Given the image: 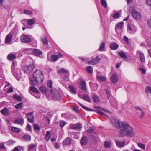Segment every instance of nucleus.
Returning <instances> with one entry per match:
<instances>
[{
    "label": "nucleus",
    "instance_id": "cd10ccee",
    "mask_svg": "<svg viewBox=\"0 0 151 151\" xmlns=\"http://www.w3.org/2000/svg\"><path fill=\"white\" fill-rule=\"evenodd\" d=\"M22 138L25 141H30L31 139V136L28 134H26L23 136Z\"/></svg>",
    "mask_w": 151,
    "mask_h": 151
},
{
    "label": "nucleus",
    "instance_id": "69168bd1",
    "mask_svg": "<svg viewBox=\"0 0 151 151\" xmlns=\"http://www.w3.org/2000/svg\"><path fill=\"white\" fill-rule=\"evenodd\" d=\"M27 130V131H32L31 127L29 124H27L26 127Z\"/></svg>",
    "mask_w": 151,
    "mask_h": 151
},
{
    "label": "nucleus",
    "instance_id": "de8ad7c7",
    "mask_svg": "<svg viewBox=\"0 0 151 151\" xmlns=\"http://www.w3.org/2000/svg\"><path fill=\"white\" fill-rule=\"evenodd\" d=\"M5 142L7 143L8 146H10L13 145L14 143H15V141L12 140H9L7 142Z\"/></svg>",
    "mask_w": 151,
    "mask_h": 151
},
{
    "label": "nucleus",
    "instance_id": "b1692460",
    "mask_svg": "<svg viewBox=\"0 0 151 151\" xmlns=\"http://www.w3.org/2000/svg\"><path fill=\"white\" fill-rule=\"evenodd\" d=\"M88 139L86 136H83L81 140L82 145H84L86 144L88 142Z\"/></svg>",
    "mask_w": 151,
    "mask_h": 151
},
{
    "label": "nucleus",
    "instance_id": "6e6552de",
    "mask_svg": "<svg viewBox=\"0 0 151 151\" xmlns=\"http://www.w3.org/2000/svg\"><path fill=\"white\" fill-rule=\"evenodd\" d=\"M101 60V59L98 56L96 58H93L91 60L88 61V63L89 65H95L99 63Z\"/></svg>",
    "mask_w": 151,
    "mask_h": 151
},
{
    "label": "nucleus",
    "instance_id": "2eb2a0df",
    "mask_svg": "<svg viewBox=\"0 0 151 151\" xmlns=\"http://www.w3.org/2000/svg\"><path fill=\"white\" fill-rule=\"evenodd\" d=\"M12 35L11 34H8L6 37L5 39V43L6 44H9L12 41Z\"/></svg>",
    "mask_w": 151,
    "mask_h": 151
},
{
    "label": "nucleus",
    "instance_id": "423d86ee",
    "mask_svg": "<svg viewBox=\"0 0 151 151\" xmlns=\"http://www.w3.org/2000/svg\"><path fill=\"white\" fill-rule=\"evenodd\" d=\"M79 87L82 90L81 91H83V92L87 91L86 82L83 79H81L80 80Z\"/></svg>",
    "mask_w": 151,
    "mask_h": 151
},
{
    "label": "nucleus",
    "instance_id": "6e6d98bb",
    "mask_svg": "<svg viewBox=\"0 0 151 151\" xmlns=\"http://www.w3.org/2000/svg\"><path fill=\"white\" fill-rule=\"evenodd\" d=\"M66 122L63 121H61L60 123V126L62 127H63L66 124Z\"/></svg>",
    "mask_w": 151,
    "mask_h": 151
},
{
    "label": "nucleus",
    "instance_id": "4468645a",
    "mask_svg": "<svg viewBox=\"0 0 151 151\" xmlns=\"http://www.w3.org/2000/svg\"><path fill=\"white\" fill-rule=\"evenodd\" d=\"M111 79L113 83H116L118 82V76L115 74H112L111 77Z\"/></svg>",
    "mask_w": 151,
    "mask_h": 151
},
{
    "label": "nucleus",
    "instance_id": "338daca9",
    "mask_svg": "<svg viewBox=\"0 0 151 151\" xmlns=\"http://www.w3.org/2000/svg\"><path fill=\"white\" fill-rule=\"evenodd\" d=\"M140 112L141 114L140 115V117L141 119H142L143 117L145 115V113L143 110L141 111Z\"/></svg>",
    "mask_w": 151,
    "mask_h": 151
},
{
    "label": "nucleus",
    "instance_id": "1a4fd4ad",
    "mask_svg": "<svg viewBox=\"0 0 151 151\" xmlns=\"http://www.w3.org/2000/svg\"><path fill=\"white\" fill-rule=\"evenodd\" d=\"M22 42L24 43H28L31 41L30 37L28 35H22L21 37Z\"/></svg>",
    "mask_w": 151,
    "mask_h": 151
},
{
    "label": "nucleus",
    "instance_id": "f257e3e1",
    "mask_svg": "<svg viewBox=\"0 0 151 151\" xmlns=\"http://www.w3.org/2000/svg\"><path fill=\"white\" fill-rule=\"evenodd\" d=\"M111 121L113 124L119 129V134L120 137L127 136L133 137L135 135L133 128L126 122H120L116 119H112Z\"/></svg>",
    "mask_w": 151,
    "mask_h": 151
},
{
    "label": "nucleus",
    "instance_id": "13d9d810",
    "mask_svg": "<svg viewBox=\"0 0 151 151\" xmlns=\"http://www.w3.org/2000/svg\"><path fill=\"white\" fill-rule=\"evenodd\" d=\"M139 70L141 71L142 73L144 75L146 73V70L143 68H139Z\"/></svg>",
    "mask_w": 151,
    "mask_h": 151
},
{
    "label": "nucleus",
    "instance_id": "aec40b11",
    "mask_svg": "<svg viewBox=\"0 0 151 151\" xmlns=\"http://www.w3.org/2000/svg\"><path fill=\"white\" fill-rule=\"evenodd\" d=\"M124 22H121L117 23L115 27V30L116 32L118 29H122L123 27Z\"/></svg>",
    "mask_w": 151,
    "mask_h": 151
},
{
    "label": "nucleus",
    "instance_id": "e2e57ef3",
    "mask_svg": "<svg viewBox=\"0 0 151 151\" xmlns=\"http://www.w3.org/2000/svg\"><path fill=\"white\" fill-rule=\"evenodd\" d=\"M6 149L4 143H0V149Z\"/></svg>",
    "mask_w": 151,
    "mask_h": 151
},
{
    "label": "nucleus",
    "instance_id": "a19ab883",
    "mask_svg": "<svg viewBox=\"0 0 151 151\" xmlns=\"http://www.w3.org/2000/svg\"><path fill=\"white\" fill-rule=\"evenodd\" d=\"M121 16V14L118 12H116L112 15V17L115 19L119 18Z\"/></svg>",
    "mask_w": 151,
    "mask_h": 151
},
{
    "label": "nucleus",
    "instance_id": "49530a36",
    "mask_svg": "<svg viewBox=\"0 0 151 151\" xmlns=\"http://www.w3.org/2000/svg\"><path fill=\"white\" fill-rule=\"evenodd\" d=\"M42 41L44 44L45 45H48L47 40L46 37H44L42 38Z\"/></svg>",
    "mask_w": 151,
    "mask_h": 151
},
{
    "label": "nucleus",
    "instance_id": "393cba45",
    "mask_svg": "<svg viewBox=\"0 0 151 151\" xmlns=\"http://www.w3.org/2000/svg\"><path fill=\"white\" fill-rule=\"evenodd\" d=\"M137 53L139 55L141 61L143 62H145V58L144 54L139 51H137Z\"/></svg>",
    "mask_w": 151,
    "mask_h": 151
},
{
    "label": "nucleus",
    "instance_id": "58836bf2",
    "mask_svg": "<svg viewBox=\"0 0 151 151\" xmlns=\"http://www.w3.org/2000/svg\"><path fill=\"white\" fill-rule=\"evenodd\" d=\"M105 46V44L104 42H102L100 45L98 50L100 51H103L104 50Z\"/></svg>",
    "mask_w": 151,
    "mask_h": 151
},
{
    "label": "nucleus",
    "instance_id": "473e14b6",
    "mask_svg": "<svg viewBox=\"0 0 151 151\" xmlns=\"http://www.w3.org/2000/svg\"><path fill=\"white\" fill-rule=\"evenodd\" d=\"M35 20L34 18L28 19L27 22V24L28 25L32 26L35 23Z\"/></svg>",
    "mask_w": 151,
    "mask_h": 151
},
{
    "label": "nucleus",
    "instance_id": "8fccbe9b",
    "mask_svg": "<svg viewBox=\"0 0 151 151\" xmlns=\"http://www.w3.org/2000/svg\"><path fill=\"white\" fill-rule=\"evenodd\" d=\"M137 145L141 149H145V144L141 143H137Z\"/></svg>",
    "mask_w": 151,
    "mask_h": 151
},
{
    "label": "nucleus",
    "instance_id": "79ce46f5",
    "mask_svg": "<svg viewBox=\"0 0 151 151\" xmlns=\"http://www.w3.org/2000/svg\"><path fill=\"white\" fill-rule=\"evenodd\" d=\"M82 126L81 124L78 123L76 124V131H80L82 128Z\"/></svg>",
    "mask_w": 151,
    "mask_h": 151
},
{
    "label": "nucleus",
    "instance_id": "6ab92c4d",
    "mask_svg": "<svg viewBox=\"0 0 151 151\" xmlns=\"http://www.w3.org/2000/svg\"><path fill=\"white\" fill-rule=\"evenodd\" d=\"M90 84L91 90L93 91H96L98 86L97 84L96 83H93L90 82Z\"/></svg>",
    "mask_w": 151,
    "mask_h": 151
},
{
    "label": "nucleus",
    "instance_id": "5701e85b",
    "mask_svg": "<svg viewBox=\"0 0 151 151\" xmlns=\"http://www.w3.org/2000/svg\"><path fill=\"white\" fill-rule=\"evenodd\" d=\"M110 47L112 50H116L118 48L119 45L117 43L115 42H114L110 44Z\"/></svg>",
    "mask_w": 151,
    "mask_h": 151
},
{
    "label": "nucleus",
    "instance_id": "f8f14e48",
    "mask_svg": "<svg viewBox=\"0 0 151 151\" xmlns=\"http://www.w3.org/2000/svg\"><path fill=\"white\" fill-rule=\"evenodd\" d=\"M127 30L129 33H134L136 31V28L134 25H129L128 27Z\"/></svg>",
    "mask_w": 151,
    "mask_h": 151
},
{
    "label": "nucleus",
    "instance_id": "4c0bfd02",
    "mask_svg": "<svg viewBox=\"0 0 151 151\" xmlns=\"http://www.w3.org/2000/svg\"><path fill=\"white\" fill-rule=\"evenodd\" d=\"M100 2L104 8L107 7V4L106 1L105 0H100Z\"/></svg>",
    "mask_w": 151,
    "mask_h": 151
},
{
    "label": "nucleus",
    "instance_id": "c85d7f7f",
    "mask_svg": "<svg viewBox=\"0 0 151 151\" xmlns=\"http://www.w3.org/2000/svg\"><path fill=\"white\" fill-rule=\"evenodd\" d=\"M39 89L41 91L46 94H47L48 93V91L47 90L46 88L44 86H40Z\"/></svg>",
    "mask_w": 151,
    "mask_h": 151
},
{
    "label": "nucleus",
    "instance_id": "e433bc0d",
    "mask_svg": "<svg viewBox=\"0 0 151 151\" xmlns=\"http://www.w3.org/2000/svg\"><path fill=\"white\" fill-rule=\"evenodd\" d=\"M30 90L33 92L36 93H38L39 92L38 90L34 86H30L29 87Z\"/></svg>",
    "mask_w": 151,
    "mask_h": 151
},
{
    "label": "nucleus",
    "instance_id": "ddd939ff",
    "mask_svg": "<svg viewBox=\"0 0 151 151\" xmlns=\"http://www.w3.org/2000/svg\"><path fill=\"white\" fill-rule=\"evenodd\" d=\"M37 147L36 144H31L28 146L27 151H36Z\"/></svg>",
    "mask_w": 151,
    "mask_h": 151
},
{
    "label": "nucleus",
    "instance_id": "dca6fc26",
    "mask_svg": "<svg viewBox=\"0 0 151 151\" xmlns=\"http://www.w3.org/2000/svg\"><path fill=\"white\" fill-rule=\"evenodd\" d=\"M24 120L23 118H17L14 121V123L22 125L24 123Z\"/></svg>",
    "mask_w": 151,
    "mask_h": 151
},
{
    "label": "nucleus",
    "instance_id": "3c124183",
    "mask_svg": "<svg viewBox=\"0 0 151 151\" xmlns=\"http://www.w3.org/2000/svg\"><path fill=\"white\" fill-rule=\"evenodd\" d=\"M66 73L67 74L69 73L68 71L64 68H61L58 70V73Z\"/></svg>",
    "mask_w": 151,
    "mask_h": 151
},
{
    "label": "nucleus",
    "instance_id": "bf43d9fd",
    "mask_svg": "<svg viewBox=\"0 0 151 151\" xmlns=\"http://www.w3.org/2000/svg\"><path fill=\"white\" fill-rule=\"evenodd\" d=\"M146 4L151 8V0H146Z\"/></svg>",
    "mask_w": 151,
    "mask_h": 151
},
{
    "label": "nucleus",
    "instance_id": "72a5a7b5",
    "mask_svg": "<svg viewBox=\"0 0 151 151\" xmlns=\"http://www.w3.org/2000/svg\"><path fill=\"white\" fill-rule=\"evenodd\" d=\"M58 59V56L56 55H52L51 56V61L53 62L56 61Z\"/></svg>",
    "mask_w": 151,
    "mask_h": 151
},
{
    "label": "nucleus",
    "instance_id": "412c9836",
    "mask_svg": "<svg viewBox=\"0 0 151 151\" xmlns=\"http://www.w3.org/2000/svg\"><path fill=\"white\" fill-rule=\"evenodd\" d=\"M116 143L118 147H122L124 146L125 142L124 141H121L119 140H117L116 141Z\"/></svg>",
    "mask_w": 151,
    "mask_h": 151
},
{
    "label": "nucleus",
    "instance_id": "37998d69",
    "mask_svg": "<svg viewBox=\"0 0 151 151\" xmlns=\"http://www.w3.org/2000/svg\"><path fill=\"white\" fill-rule=\"evenodd\" d=\"M12 130L14 132L18 133L20 131V129L17 128H16L14 127H11Z\"/></svg>",
    "mask_w": 151,
    "mask_h": 151
},
{
    "label": "nucleus",
    "instance_id": "2f4dec72",
    "mask_svg": "<svg viewBox=\"0 0 151 151\" xmlns=\"http://www.w3.org/2000/svg\"><path fill=\"white\" fill-rule=\"evenodd\" d=\"M69 88L71 93L73 94H76V90L74 87L71 85L69 86Z\"/></svg>",
    "mask_w": 151,
    "mask_h": 151
},
{
    "label": "nucleus",
    "instance_id": "9b49d317",
    "mask_svg": "<svg viewBox=\"0 0 151 151\" xmlns=\"http://www.w3.org/2000/svg\"><path fill=\"white\" fill-rule=\"evenodd\" d=\"M27 117L28 121L31 123H32L34 121V116L33 113L31 112L27 114Z\"/></svg>",
    "mask_w": 151,
    "mask_h": 151
},
{
    "label": "nucleus",
    "instance_id": "f704fd0d",
    "mask_svg": "<svg viewBox=\"0 0 151 151\" xmlns=\"http://www.w3.org/2000/svg\"><path fill=\"white\" fill-rule=\"evenodd\" d=\"M98 73L97 74V75L96 76V78L98 80L100 81H104L106 80V77L98 76Z\"/></svg>",
    "mask_w": 151,
    "mask_h": 151
},
{
    "label": "nucleus",
    "instance_id": "39448f33",
    "mask_svg": "<svg viewBox=\"0 0 151 151\" xmlns=\"http://www.w3.org/2000/svg\"><path fill=\"white\" fill-rule=\"evenodd\" d=\"M35 65L33 63H31L29 65H25L24 67V73L29 74L32 72L34 68Z\"/></svg>",
    "mask_w": 151,
    "mask_h": 151
},
{
    "label": "nucleus",
    "instance_id": "5fc2aeb1",
    "mask_svg": "<svg viewBox=\"0 0 151 151\" xmlns=\"http://www.w3.org/2000/svg\"><path fill=\"white\" fill-rule=\"evenodd\" d=\"M33 127L34 130L39 131L40 129V127L37 124H33Z\"/></svg>",
    "mask_w": 151,
    "mask_h": 151
},
{
    "label": "nucleus",
    "instance_id": "bb28decb",
    "mask_svg": "<svg viewBox=\"0 0 151 151\" xmlns=\"http://www.w3.org/2000/svg\"><path fill=\"white\" fill-rule=\"evenodd\" d=\"M78 103L81 107H82L83 109H85L86 111H93V109L86 107V106L81 104V103L78 102Z\"/></svg>",
    "mask_w": 151,
    "mask_h": 151
},
{
    "label": "nucleus",
    "instance_id": "7ed1b4c3",
    "mask_svg": "<svg viewBox=\"0 0 151 151\" xmlns=\"http://www.w3.org/2000/svg\"><path fill=\"white\" fill-rule=\"evenodd\" d=\"M47 85V86L51 89L50 91L53 93V98L54 100H59L61 99V95L60 92L55 88H53L52 82L50 80L48 81Z\"/></svg>",
    "mask_w": 151,
    "mask_h": 151
},
{
    "label": "nucleus",
    "instance_id": "680f3d73",
    "mask_svg": "<svg viewBox=\"0 0 151 151\" xmlns=\"http://www.w3.org/2000/svg\"><path fill=\"white\" fill-rule=\"evenodd\" d=\"M123 39L128 44L129 43V39L126 36H125L123 37Z\"/></svg>",
    "mask_w": 151,
    "mask_h": 151
},
{
    "label": "nucleus",
    "instance_id": "a211bd4d",
    "mask_svg": "<svg viewBox=\"0 0 151 151\" xmlns=\"http://www.w3.org/2000/svg\"><path fill=\"white\" fill-rule=\"evenodd\" d=\"M32 52L34 55L37 56H39L42 54L41 51L38 49H34L33 50Z\"/></svg>",
    "mask_w": 151,
    "mask_h": 151
},
{
    "label": "nucleus",
    "instance_id": "0e129e2a",
    "mask_svg": "<svg viewBox=\"0 0 151 151\" xmlns=\"http://www.w3.org/2000/svg\"><path fill=\"white\" fill-rule=\"evenodd\" d=\"M60 146V144L59 143H58L57 142H56L55 143V147L56 149H59Z\"/></svg>",
    "mask_w": 151,
    "mask_h": 151
},
{
    "label": "nucleus",
    "instance_id": "f03ea898",
    "mask_svg": "<svg viewBox=\"0 0 151 151\" xmlns=\"http://www.w3.org/2000/svg\"><path fill=\"white\" fill-rule=\"evenodd\" d=\"M44 79L43 73L39 70H36L33 73L32 77L29 80L30 84L33 86H36L38 83H42Z\"/></svg>",
    "mask_w": 151,
    "mask_h": 151
},
{
    "label": "nucleus",
    "instance_id": "ea45409f",
    "mask_svg": "<svg viewBox=\"0 0 151 151\" xmlns=\"http://www.w3.org/2000/svg\"><path fill=\"white\" fill-rule=\"evenodd\" d=\"M111 142L108 141H106L104 142V147L105 148H108L110 147Z\"/></svg>",
    "mask_w": 151,
    "mask_h": 151
},
{
    "label": "nucleus",
    "instance_id": "20e7f679",
    "mask_svg": "<svg viewBox=\"0 0 151 151\" xmlns=\"http://www.w3.org/2000/svg\"><path fill=\"white\" fill-rule=\"evenodd\" d=\"M89 92L88 91L84 92V94H83V91L80 90L78 93V96L81 99L89 103H92L91 99L89 95Z\"/></svg>",
    "mask_w": 151,
    "mask_h": 151
},
{
    "label": "nucleus",
    "instance_id": "7c9ffc66",
    "mask_svg": "<svg viewBox=\"0 0 151 151\" xmlns=\"http://www.w3.org/2000/svg\"><path fill=\"white\" fill-rule=\"evenodd\" d=\"M46 134L45 135V138L46 141L48 142L49 141L50 139L51 135L50 134V132L49 131H47L46 132Z\"/></svg>",
    "mask_w": 151,
    "mask_h": 151
},
{
    "label": "nucleus",
    "instance_id": "c9c22d12",
    "mask_svg": "<svg viewBox=\"0 0 151 151\" xmlns=\"http://www.w3.org/2000/svg\"><path fill=\"white\" fill-rule=\"evenodd\" d=\"M86 71L89 73H92L93 72V68L91 66H88L86 69Z\"/></svg>",
    "mask_w": 151,
    "mask_h": 151
},
{
    "label": "nucleus",
    "instance_id": "a878e982",
    "mask_svg": "<svg viewBox=\"0 0 151 151\" xmlns=\"http://www.w3.org/2000/svg\"><path fill=\"white\" fill-rule=\"evenodd\" d=\"M15 55L13 54H9L7 56V59L8 60L12 61L16 58Z\"/></svg>",
    "mask_w": 151,
    "mask_h": 151
},
{
    "label": "nucleus",
    "instance_id": "864d4df0",
    "mask_svg": "<svg viewBox=\"0 0 151 151\" xmlns=\"http://www.w3.org/2000/svg\"><path fill=\"white\" fill-rule=\"evenodd\" d=\"M63 79L66 81H69V73H68L64 76Z\"/></svg>",
    "mask_w": 151,
    "mask_h": 151
},
{
    "label": "nucleus",
    "instance_id": "052dcab7",
    "mask_svg": "<svg viewBox=\"0 0 151 151\" xmlns=\"http://www.w3.org/2000/svg\"><path fill=\"white\" fill-rule=\"evenodd\" d=\"M70 128L72 129H76V124H70Z\"/></svg>",
    "mask_w": 151,
    "mask_h": 151
},
{
    "label": "nucleus",
    "instance_id": "a18cd8bd",
    "mask_svg": "<svg viewBox=\"0 0 151 151\" xmlns=\"http://www.w3.org/2000/svg\"><path fill=\"white\" fill-rule=\"evenodd\" d=\"M13 98L17 100H18L21 101L22 100V99L21 97L15 94L13 96Z\"/></svg>",
    "mask_w": 151,
    "mask_h": 151
},
{
    "label": "nucleus",
    "instance_id": "9d476101",
    "mask_svg": "<svg viewBox=\"0 0 151 151\" xmlns=\"http://www.w3.org/2000/svg\"><path fill=\"white\" fill-rule=\"evenodd\" d=\"M61 116L68 119H72L75 118V116L74 115H72L71 113L68 112L66 113L62 114Z\"/></svg>",
    "mask_w": 151,
    "mask_h": 151
},
{
    "label": "nucleus",
    "instance_id": "c03bdc74",
    "mask_svg": "<svg viewBox=\"0 0 151 151\" xmlns=\"http://www.w3.org/2000/svg\"><path fill=\"white\" fill-rule=\"evenodd\" d=\"M119 56L123 58H127V57L125 53L122 52H120L118 53Z\"/></svg>",
    "mask_w": 151,
    "mask_h": 151
},
{
    "label": "nucleus",
    "instance_id": "603ef678",
    "mask_svg": "<svg viewBox=\"0 0 151 151\" xmlns=\"http://www.w3.org/2000/svg\"><path fill=\"white\" fill-rule=\"evenodd\" d=\"M22 102L19 103L15 106V108L17 109L21 108L22 107Z\"/></svg>",
    "mask_w": 151,
    "mask_h": 151
},
{
    "label": "nucleus",
    "instance_id": "f3484780",
    "mask_svg": "<svg viewBox=\"0 0 151 151\" xmlns=\"http://www.w3.org/2000/svg\"><path fill=\"white\" fill-rule=\"evenodd\" d=\"M72 142L71 139L69 137H67L63 141V145L67 146L70 145Z\"/></svg>",
    "mask_w": 151,
    "mask_h": 151
},
{
    "label": "nucleus",
    "instance_id": "4be33fe9",
    "mask_svg": "<svg viewBox=\"0 0 151 151\" xmlns=\"http://www.w3.org/2000/svg\"><path fill=\"white\" fill-rule=\"evenodd\" d=\"M92 97L93 101L95 103H98L100 100L99 97L96 93L93 94L92 96Z\"/></svg>",
    "mask_w": 151,
    "mask_h": 151
},
{
    "label": "nucleus",
    "instance_id": "0eeeda50",
    "mask_svg": "<svg viewBox=\"0 0 151 151\" xmlns=\"http://www.w3.org/2000/svg\"><path fill=\"white\" fill-rule=\"evenodd\" d=\"M131 13L133 17L136 19H139L141 17L140 13L135 9L132 10Z\"/></svg>",
    "mask_w": 151,
    "mask_h": 151
},
{
    "label": "nucleus",
    "instance_id": "4d7b16f0",
    "mask_svg": "<svg viewBox=\"0 0 151 151\" xmlns=\"http://www.w3.org/2000/svg\"><path fill=\"white\" fill-rule=\"evenodd\" d=\"M105 92L106 94L107 95V96L108 97V98H109L110 95V92L109 89H106Z\"/></svg>",
    "mask_w": 151,
    "mask_h": 151
},
{
    "label": "nucleus",
    "instance_id": "774afa93",
    "mask_svg": "<svg viewBox=\"0 0 151 151\" xmlns=\"http://www.w3.org/2000/svg\"><path fill=\"white\" fill-rule=\"evenodd\" d=\"M96 111L98 114H99L101 116H103L105 115L104 113L99 110H97Z\"/></svg>",
    "mask_w": 151,
    "mask_h": 151
},
{
    "label": "nucleus",
    "instance_id": "09e8293b",
    "mask_svg": "<svg viewBox=\"0 0 151 151\" xmlns=\"http://www.w3.org/2000/svg\"><path fill=\"white\" fill-rule=\"evenodd\" d=\"M145 91L146 93H151V87L150 86H147L146 87Z\"/></svg>",
    "mask_w": 151,
    "mask_h": 151
},
{
    "label": "nucleus",
    "instance_id": "c756f323",
    "mask_svg": "<svg viewBox=\"0 0 151 151\" xmlns=\"http://www.w3.org/2000/svg\"><path fill=\"white\" fill-rule=\"evenodd\" d=\"M1 113L4 115H8L9 114V111L8 109L7 108H4L2 110L0 111Z\"/></svg>",
    "mask_w": 151,
    "mask_h": 151
}]
</instances>
